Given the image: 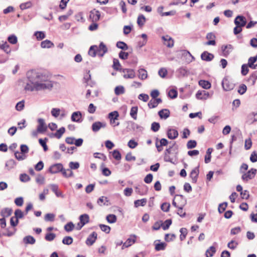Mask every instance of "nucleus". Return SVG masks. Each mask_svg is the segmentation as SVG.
Segmentation results:
<instances>
[{
	"mask_svg": "<svg viewBox=\"0 0 257 257\" xmlns=\"http://www.w3.org/2000/svg\"><path fill=\"white\" fill-rule=\"evenodd\" d=\"M233 49V47L230 44L226 45H222L221 46V50L222 51L223 56L227 57Z\"/></svg>",
	"mask_w": 257,
	"mask_h": 257,
	"instance_id": "f8f14e48",
	"label": "nucleus"
},
{
	"mask_svg": "<svg viewBox=\"0 0 257 257\" xmlns=\"http://www.w3.org/2000/svg\"><path fill=\"white\" fill-rule=\"evenodd\" d=\"M237 245L238 243L233 240H231L227 244V247L231 249H235L237 247Z\"/></svg>",
	"mask_w": 257,
	"mask_h": 257,
	"instance_id": "6e6d98bb",
	"label": "nucleus"
},
{
	"mask_svg": "<svg viewBox=\"0 0 257 257\" xmlns=\"http://www.w3.org/2000/svg\"><path fill=\"white\" fill-rule=\"evenodd\" d=\"M16 165L15 161L13 159H10L6 162L5 167L7 168L8 170H10L15 167Z\"/></svg>",
	"mask_w": 257,
	"mask_h": 257,
	"instance_id": "72a5a7b5",
	"label": "nucleus"
},
{
	"mask_svg": "<svg viewBox=\"0 0 257 257\" xmlns=\"http://www.w3.org/2000/svg\"><path fill=\"white\" fill-rule=\"evenodd\" d=\"M126 128L129 131L134 132H142L144 130L143 127L133 121H129L127 122Z\"/></svg>",
	"mask_w": 257,
	"mask_h": 257,
	"instance_id": "20e7f679",
	"label": "nucleus"
},
{
	"mask_svg": "<svg viewBox=\"0 0 257 257\" xmlns=\"http://www.w3.org/2000/svg\"><path fill=\"white\" fill-rule=\"evenodd\" d=\"M108 198L104 196H101L97 200V203L100 206H102V205L108 206Z\"/></svg>",
	"mask_w": 257,
	"mask_h": 257,
	"instance_id": "7c9ffc66",
	"label": "nucleus"
},
{
	"mask_svg": "<svg viewBox=\"0 0 257 257\" xmlns=\"http://www.w3.org/2000/svg\"><path fill=\"white\" fill-rule=\"evenodd\" d=\"M257 121V112H251L249 113L246 117V122L247 124H251L254 122Z\"/></svg>",
	"mask_w": 257,
	"mask_h": 257,
	"instance_id": "a211bd4d",
	"label": "nucleus"
},
{
	"mask_svg": "<svg viewBox=\"0 0 257 257\" xmlns=\"http://www.w3.org/2000/svg\"><path fill=\"white\" fill-rule=\"evenodd\" d=\"M147 202V200L146 198H143L140 200H135L134 202V205L136 207H138L140 206H144Z\"/></svg>",
	"mask_w": 257,
	"mask_h": 257,
	"instance_id": "a19ab883",
	"label": "nucleus"
},
{
	"mask_svg": "<svg viewBox=\"0 0 257 257\" xmlns=\"http://www.w3.org/2000/svg\"><path fill=\"white\" fill-rule=\"evenodd\" d=\"M123 77L124 78H134L136 76V74L133 69H125L123 70Z\"/></svg>",
	"mask_w": 257,
	"mask_h": 257,
	"instance_id": "6ab92c4d",
	"label": "nucleus"
},
{
	"mask_svg": "<svg viewBox=\"0 0 257 257\" xmlns=\"http://www.w3.org/2000/svg\"><path fill=\"white\" fill-rule=\"evenodd\" d=\"M97 46L96 45H93L91 46L89 50L88 51V54L93 57H94L96 56V54H97Z\"/></svg>",
	"mask_w": 257,
	"mask_h": 257,
	"instance_id": "473e14b6",
	"label": "nucleus"
},
{
	"mask_svg": "<svg viewBox=\"0 0 257 257\" xmlns=\"http://www.w3.org/2000/svg\"><path fill=\"white\" fill-rule=\"evenodd\" d=\"M146 21V18L143 15L140 14L139 15L137 19V24L139 26V27H143Z\"/></svg>",
	"mask_w": 257,
	"mask_h": 257,
	"instance_id": "f704fd0d",
	"label": "nucleus"
},
{
	"mask_svg": "<svg viewBox=\"0 0 257 257\" xmlns=\"http://www.w3.org/2000/svg\"><path fill=\"white\" fill-rule=\"evenodd\" d=\"M25 101L22 100L18 102L16 105V109L18 111H21L24 109Z\"/></svg>",
	"mask_w": 257,
	"mask_h": 257,
	"instance_id": "bf43d9fd",
	"label": "nucleus"
},
{
	"mask_svg": "<svg viewBox=\"0 0 257 257\" xmlns=\"http://www.w3.org/2000/svg\"><path fill=\"white\" fill-rule=\"evenodd\" d=\"M63 166L61 163H57L51 165L49 168V172L51 174H56L63 170Z\"/></svg>",
	"mask_w": 257,
	"mask_h": 257,
	"instance_id": "0eeeda50",
	"label": "nucleus"
},
{
	"mask_svg": "<svg viewBox=\"0 0 257 257\" xmlns=\"http://www.w3.org/2000/svg\"><path fill=\"white\" fill-rule=\"evenodd\" d=\"M234 23L236 27L233 29V33L235 35H237L242 31L241 27L245 25L246 23V19L243 16H238L234 20Z\"/></svg>",
	"mask_w": 257,
	"mask_h": 257,
	"instance_id": "f03ea898",
	"label": "nucleus"
},
{
	"mask_svg": "<svg viewBox=\"0 0 257 257\" xmlns=\"http://www.w3.org/2000/svg\"><path fill=\"white\" fill-rule=\"evenodd\" d=\"M71 119L73 122H81L82 121L81 112L79 111L73 112L71 116Z\"/></svg>",
	"mask_w": 257,
	"mask_h": 257,
	"instance_id": "2eb2a0df",
	"label": "nucleus"
},
{
	"mask_svg": "<svg viewBox=\"0 0 257 257\" xmlns=\"http://www.w3.org/2000/svg\"><path fill=\"white\" fill-rule=\"evenodd\" d=\"M138 73V77L141 80H145L148 77L147 71L144 69H139Z\"/></svg>",
	"mask_w": 257,
	"mask_h": 257,
	"instance_id": "bb28decb",
	"label": "nucleus"
},
{
	"mask_svg": "<svg viewBox=\"0 0 257 257\" xmlns=\"http://www.w3.org/2000/svg\"><path fill=\"white\" fill-rule=\"evenodd\" d=\"M12 209L9 208H5L1 210V215L3 218L8 217L11 215Z\"/></svg>",
	"mask_w": 257,
	"mask_h": 257,
	"instance_id": "cd10ccee",
	"label": "nucleus"
},
{
	"mask_svg": "<svg viewBox=\"0 0 257 257\" xmlns=\"http://www.w3.org/2000/svg\"><path fill=\"white\" fill-rule=\"evenodd\" d=\"M166 244L164 242L157 243L155 245V249L157 251L163 250L165 249Z\"/></svg>",
	"mask_w": 257,
	"mask_h": 257,
	"instance_id": "e2e57ef3",
	"label": "nucleus"
},
{
	"mask_svg": "<svg viewBox=\"0 0 257 257\" xmlns=\"http://www.w3.org/2000/svg\"><path fill=\"white\" fill-rule=\"evenodd\" d=\"M214 58L213 54L209 53L207 51L203 52L201 55V58L202 60L210 62L212 61Z\"/></svg>",
	"mask_w": 257,
	"mask_h": 257,
	"instance_id": "f3484780",
	"label": "nucleus"
},
{
	"mask_svg": "<svg viewBox=\"0 0 257 257\" xmlns=\"http://www.w3.org/2000/svg\"><path fill=\"white\" fill-rule=\"evenodd\" d=\"M39 125L37 126V132L39 133H43L47 130V126L45 124L44 119L43 118H39L38 119Z\"/></svg>",
	"mask_w": 257,
	"mask_h": 257,
	"instance_id": "ddd939ff",
	"label": "nucleus"
},
{
	"mask_svg": "<svg viewBox=\"0 0 257 257\" xmlns=\"http://www.w3.org/2000/svg\"><path fill=\"white\" fill-rule=\"evenodd\" d=\"M100 17V12L94 9L93 10H92L90 12L89 14V19L92 22H96L98 21Z\"/></svg>",
	"mask_w": 257,
	"mask_h": 257,
	"instance_id": "1a4fd4ad",
	"label": "nucleus"
},
{
	"mask_svg": "<svg viewBox=\"0 0 257 257\" xmlns=\"http://www.w3.org/2000/svg\"><path fill=\"white\" fill-rule=\"evenodd\" d=\"M27 78L28 81L24 87L26 91L50 90L53 86L52 82L49 80L48 76L36 70L28 71Z\"/></svg>",
	"mask_w": 257,
	"mask_h": 257,
	"instance_id": "f257e3e1",
	"label": "nucleus"
},
{
	"mask_svg": "<svg viewBox=\"0 0 257 257\" xmlns=\"http://www.w3.org/2000/svg\"><path fill=\"white\" fill-rule=\"evenodd\" d=\"M121 65L117 59H114L113 61V68L116 70H119L120 69Z\"/></svg>",
	"mask_w": 257,
	"mask_h": 257,
	"instance_id": "13d9d810",
	"label": "nucleus"
},
{
	"mask_svg": "<svg viewBox=\"0 0 257 257\" xmlns=\"http://www.w3.org/2000/svg\"><path fill=\"white\" fill-rule=\"evenodd\" d=\"M65 127H61L58 130H57L55 133L53 134L52 135L57 138V139H60L62 137L63 134L65 133Z\"/></svg>",
	"mask_w": 257,
	"mask_h": 257,
	"instance_id": "58836bf2",
	"label": "nucleus"
},
{
	"mask_svg": "<svg viewBox=\"0 0 257 257\" xmlns=\"http://www.w3.org/2000/svg\"><path fill=\"white\" fill-rule=\"evenodd\" d=\"M124 92V87L122 85L117 86L114 89V93L116 95L123 94Z\"/></svg>",
	"mask_w": 257,
	"mask_h": 257,
	"instance_id": "e433bc0d",
	"label": "nucleus"
},
{
	"mask_svg": "<svg viewBox=\"0 0 257 257\" xmlns=\"http://www.w3.org/2000/svg\"><path fill=\"white\" fill-rule=\"evenodd\" d=\"M162 39L164 41V44L169 48H171L174 46V40L169 35L163 36Z\"/></svg>",
	"mask_w": 257,
	"mask_h": 257,
	"instance_id": "4468645a",
	"label": "nucleus"
},
{
	"mask_svg": "<svg viewBox=\"0 0 257 257\" xmlns=\"http://www.w3.org/2000/svg\"><path fill=\"white\" fill-rule=\"evenodd\" d=\"M227 202H223L222 203L220 204L219 205V206L218 208V212L220 213H223L225 211L226 208L227 207Z\"/></svg>",
	"mask_w": 257,
	"mask_h": 257,
	"instance_id": "680f3d73",
	"label": "nucleus"
},
{
	"mask_svg": "<svg viewBox=\"0 0 257 257\" xmlns=\"http://www.w3.org/2000/svg\"><path fill=\"white\" fill-rule=\"evenodd\" d=\"M34 35L36 37L38 40H41L46 37L44 32L42 31H37L35 33Z\"/></svg>",
	"mask_w": 257,
	"mask_h": 257,
	"instance_id": "09e8293b",
	"label": "nucleus"
},
{
	"mask_svg": "<svg viewBox=\"0 0 257 257\" xmlns=\"http://www.w3.org/2000/svg\"><path fill=\"white\" fill-rule=\"evenodd\" d=\"M51 189L55 194L57 197H64L61 192L58 190V186L56 184L50 185Z\"/></svg>",
	"mask_w": 257,
	"mask_h": 257,
	"instance_id": "a878e982",
	"label": "nucleus"
},
{
	"mask_svg": "<svg viewBox=\"0 0 257 257\" xmlns=\"http://www.w3.org/2000/svg\"><path fill=\"white\" fill-rule=\"evenodd\" d=\"M216 252L215 247L211 246L208 248L206 252V254L209 255L210 256H212Z\"/></svg>",
	"mask_w": 257,
	"mask_h": 257,
	"instance_id": "338daca9",
	"label": "nucleus"
},
{
	"mask_svg": "<svg viewBox=\"0 0 257 257\" xmlns=\"http://www.w3.org/2000/svg\"><path fill=\"white\" fill-rule=\"evenodd\" d=\"M106 220L109 223H114L117 220V218L114 214H108L106 217Z\"/></svg>",
	"mask_w": 257,
	"mask_h": 257,
	"instance_id": "37998d69",
	"label": "nucleus"
},
{
	"mask_svg": "<svg viewBox=\"0 0 257 257\" xmlns=\"http://www.w3.org/2000/svg\"><path fill=\"white\" fill-rule=\"evenodd\" d=\"M56 237V234L54 233H47L45 235V239L48 241H51Z\"/></svg>",
	"mask_w": 257,
	"mask_h": 257,
	"instance_id": "603ef678",
	"label": "nucleus"
},
{
	"mask_svg": "<svg viewBox=\"0 0 257 257\" xmlns=\"http://www.w3.org/2000/svg\"><path fill=\"white\" fill-rule=\"evenodd\" d=\"M257 79V71H254L249 76L248 81L251 83L252 85H253Z\"/></svg>",
	"mask_w": 257,
	"mask_h": 257,
	"instance_id": "ea45409f",
	"label": "nucleus"
},
{
	"mask_svg": "<svg viewBox=\"0 0 257 257\" xmlns=\"http://www.w3.org/2000/svg\"><path fill=\"white\" fill-rule=\"evenodd\" d=\"M106 126V123L105 122H102L100 121H96L92 124V130L93 132H98L101 128H104Z\"/></svg>",
	"mask_w": 257,
	"mask_h": 257,
	"instance_id": "dca6fc26",
	"label": "nucleus"
},
{
	"mask_svg": "<svg viewBox=\"0 0 257 257\" xmlns=\"http://www.w3.org/2000/svg\"><path fill=\"white\" fill-rule=\"evenodd\" d=\"M79 220L81 221L80 228H82L85 224L88 223L89 221V215L87 214L81 215L79 216Z\"/></svg>",
	"mask_w": 257,
	"mask_h": 257,
	"instance_id": "5701e85b",
	"label": "nucleus"
},
{
	"mask_svg": "<svg viewBox=\"0 0 257 257\" xmlns=\"http://www.w3.org/2000/svg\"><path fill=\"white\" fill-rule=\"evenodd\" d=\"M61 173L63 176L66 178L72 177L74 176L72 171L69 169L66 170L63 168Z\"/></svg>",
	"mask_w": 257,
	"mask_h": 257,
	"instance_id": "c9c22d12",
	"label": "nucleus"
},
{
	"mask_svg": "<svg viewBox=\"0 0 257 257\" xmlns=\"http://www.w3.org/2000/svg\"><path fill=\"white\" fill-rule=\"evenodd\" d=\"M167 136L170 139H175L178 136V133L176 130L169 128L167 131Z\"/></svg>",
	"mask_w": 257,
	"mask_h": 257,
	"instance_id": "4be33fe9",
	"label": "nucleus"
},
{
	"mask_svg": "<svg viewBox=\"0 0 257 257\" xmlns=\"http://www.w3.org/2000/svg\"><path fill=\"white\" fill-rule=\"evenodd\" d=\"M41 46L43 48H50L54 46V44L50 40H46L41 42Z\"/></svg>",
	"mask_w": 257,
	"mask_h": 257,
	"instance_id": "2f4dec72",
	"label": "nucleus"
},
{
	"mask_svg": "<svg viewBox=\"0 0 257 257\" xmlns=\"http://www.w3.org/2000/svg\"><path fill=\"white\" fill-rule=\"evenodd\" d=\"M55 216V215L53 213H47L45 215L44 219L46 221H53Z\"/></svg>",
	"mask_w": 257,
	"mask_h": 257,
	"instance_id": "864d4df0",
	"label": "nucleus"
},
{
	"mask_svg": "<svg viewBox=\"0 0 257 257\" xmlns=\"http://www.w3.org/2000/svg\"><path fill=\"white\" fill-rule=\"evenodd\" d=\"M97 55L100 57H102L104 56V55L107 53L108 50L106 45L103 43L101 42L99 45L97 46Z\"/></svg>",
	"mask_w": 257,
	"mask_h": 257,
	"instance_id": "9d476101",
	"label": "nucleus"
},
{
	"mask_svg": "<svg viewBox=\"0 0 257 257\" xmlns=\"http://www.w3.org/2000/svg\"><path fill=\"white\" fill-rule=\"evenodd\" d=\"M148 187L146 185H143L142 186H136L135 187L136 192L141 195H144L146 194L148 192Z\"/></svg>",
	"mask_w": 257,
	"mask_h": 257,
	"instance_id": "aec40b11",
	"label": "nucleus"
},
{
	"mask_svg": "<svg viewBox=\"0 0 257 257\" xmlns=\"http://www.w3.org/2000/svg\"><path fill=\"white\" fill-rule=\"evenodd\" d=\"M178 55L185 63H189L193 59L191 54L187 50H182L178 52Z\"/></svg>",
	"mask_w": 257,
	"mask_h": 257,
	"instance_id": "7ed1b4c3",
	"label": "nucleus"
},
{
	"mask_svg": "<svg viewBox=\"0 0 257 257\" xmlns=\"http://www.w3.org/2000/svg\"><path fill=\"white\" fill-rule=\"evenodd\" d=\"M74 228V225L72 222H69L64 226L65 230L67 232L71 231Z\"/></svg>",
	"mask_w": 257,
	"mask_h": 257,
	"instance_id": "5fc2aeb1",
	"label": "nucleus"
},
{
	"mask_svg": "<svg viewBox=\"0 0 257 257\" xmlns=\"http://www.w3.org/2000/svg\"><path fill=\"white\" fill-rule=\"evenodd\" d=\"M135 238V235H133V236L128 238L126 241L123 243L122 249H124V247H128L134 243L136 241Z\"/></svg>",
	"mask_w": 257,
	"mask_h": 257,
	"instance_id": "393cba45",
	"label": "nucleus"
},
{
	"mask_svg": "<svg viewBox=\"0 0 257 257\" xmlns=\"http://www.w3.org/2000/svg\"><path fill=\"white\" fill-rule=\"evenodd\" d=\"M222 86L225 91H230L233 89L234 84L227 78L225 77L222 81Z\"/></svg>",
	"mask_w": 257,
	"mask_h": 257,
	"instance_id": "423d86ee",
	"label": "nucleus"
},
{
	"mask_svg": "<svg viewBox=\"0 0 257 257\" xmlns=\"http://www.w3.org/2000/svg\"><path fill=\"white\" fill-rule=\"evenodd\" d=\"M199 85L204 89H209L211 87L210 83L206 80H201L199 81Z\"/></svg>",
	"mask_w": 257,
	"mask_h": 257,
	"instance_id": "4c0bfd02",
	"label": "nucleus"
},
{
	"mask_svg": "<svg viewBox=\"0 0 257 257\" xmlns=\"http://www.w3.org/2000/svg\"><path fill=\"white\" fill-rule=\"evenodd\" d=\"M113 157L116 160H120L121 158V154L119 152L115 150L112 152Z\"/></svg>",
	"mask_w": 257,
	"mask_h": 257,
	"instance_id": "774afa93",
	"label": "nucleus"
},
{
	"mask_svg": "<svg viewBox=\"0 0 257 257\" xmlns=\"http://www.w3.org/2000/svg\"><path fill=\"white\" fill-rule=\"evenodd\" d=\"M0 48L4 50L7 54H9L11 52L10 46L7 42H3V43L0 44Z\"/></svg>",
	"mask_w": 257,
	"mask_h": 257,
	"instance_id": "c85d7f7f",
	"label": "nucleus"
},
{
	"mask_svg": "<svg viewBox=\"0 0 257 257\" xmlns=\"http://www.w3.org/2000/svg\"><path fill=\"white\" fill-rule=\"evenodd\" d=\"M116 47L123 50H126L128 49V46L126 43L122 41H118L117 42Z\"/></svg>",
	"mask_w": 257,
	"mask_h": 257,
	"instance_id": "de8ad7c7",
	"label": "nucleus"
},
{
	"mask_svg": "<svg viewBox=\"0 0 257 257\" xmlns=\"http://www.w3.org/2000/svg\"><path fill=\"white\" fill-rule=\"evenodd\" d=\"M256 173V169L252 168L247 172L244 173L241 177L242 180L245 182H248L249 180L253 179Z\"/></svg>",
	"mask_w": 257,
	"mask_h": 257,
	"instance_id": "39448f33",
	"label": "nucleus"
},
{
	"mask_svg": "<svg viewBox=\"0 0 257 257\" xmlns=\"http://www.w3.org/2000/svg\"><path fill=\"white\" fill-rule=\"evenodd\" d=\"M257 61V55L254 57H250L248 60V63L247 65L248 66L252 69H257V64H254V63Z\"/></svg>",
	"mask_w": 257,
	"mask_h": 257,
	"instance_id": "412c9836",
	"label": "nucleus"
},
{
	"mask_svg": "<svg viewBox=\"0 0 257 257\" xmlns=\"http://www.w3.org/2000/svg\"><path fill=\"white\" fill-rule=\"evenodd\" d=\"M79 163L77 162H70L69 164V169L71 170L77 169L79 167Z\"/></svg>",
	"mask_w": 257,
	"mask_h": 257,
	"instance_id": "0e129e2a",
	"label": "nucleus"
},
{
	"mask_svg": "<svg viewBox=\"0 0 257 257\" xmlns=\"http://www.w3.org/2000/svg\"><path fill=\"white\" fill-rule=\"evenodd\" d=\"M23 241L25 244H33L35 243L36 240L32 236L28 235L23 238Z\"/></svg>",
	"mask_w": 257,
	"mask_h": 257,
	"instance_id": "c756f323",
	"label": "nucleus"
},
{
	"mask_svg": "<svg viewBox=\"0 0 257 257\" xmlns=\"http://www.w3.org/2000/svg\"><path fill=\"white\" fill-rule=\"evenodd\" d=\"M160 127V125L158 122H154L151 124V130L154 132H158L159 130Z\"/></svg>",
	"mask_w": 257,
	"mask_h": 257,
	"instance_id": "69168bd1",
	"label": "nucleus"
},
{
	"mask_svg": "<svg viewBox=\"0 0 257 257\" xmlns=\"http://www.w3.org/2000/svg\"><path fill=\"white\" fill-rule=\"evenodd\" d=\"M178 92L174 89H171L168 92V96L171 98L174 99L177 97Z\"/></svg>",
	"mask_w": 257,
	"mask_h": 257,
	"instance_id": "4d7b16f0",
	"label": "nucleus"
},
{
	"mask_svg": "<svg viewBox=\"0 0 257 257\" xmlns=\"http://www.w3.org/2000/svg\"><path fill=\"white\" fill-rule=\"evenodd\" d=\"M73 238L69 236H65L62 239V243L66 245H70L73 243Z\"/></svg>",
	"mask_w": 257,
	"mask_h": 257,
	"instance_id": "a18cd8bd",
	"label": "nucleus"
},
{
	"mask_svg": "<svg viewBox=\"0 0 257 257\" xmlns=\"http://www.w3.org/2000/svg\"><path fill=\"white\" fill-rule=\"evenodd\" d=\"M196 97L198 99L204 100L210 97V95L205 90H199L196 94Z\"/></svg>",
	"mask_w": 257,
	"mask_h": 257,
	"instance_id": "6e6552de",
	"label": "nucleus"
},
{
	"mask_svg": "<svg viewBox=\"0 0 257 257\" xmlns=\"http://www.w3.org/2000/svg\"><path fill=\"white\" fill-rule=\"evenodd\" d=\"M138 110V108L137 106H133L131 109L130 115L134 119H137Z\"/></svg>",
	"mask_w": 257,
	"mask_h": 257,
	"instance_id": "c03bdc74",
	"label": "nucleus"
},
{
	"mask_svg": "<svg viewBox=\"0 0 257 257\" xmlns=\"http://www.w3.org/2000/svg\"><path fill=\"white\" fill-rule=\"evenodd\" d=\"M212 149L208 148L206 152V154L205 157V163H208L210 162L211 160V154L212 152Z\"/></svg>",
	"mask_w": 257,
	"mask_h": 257,
	"instance_id": "49530a36",
	"label": "nucleus"
},
{
	"mask_svg": "<svg viewBox=\"0 0 257 257\" xmlns=\"http://www.w3.org/2000/svg\"><path fill=\"white\" fill-rule=\"evenodd\" d=\"M15 219H17L19 220V219L23 217L24 213L20 209H18L15 211Z\"/></svg>",
	"mask_w": 257,
	"mask_h": 257,
	"instance_id": "052dcab7",
	"label": "nucleus"
},
{
	"mask_svg": "<svg viewBox=\"0 0 257 257\" xmlns=\"http://www.w3.org/2000/svg\"><path fill=\"white\" fill-rule=\"evenodd\" d=\"M97 234L96 232L93 231L87 238L85 243L88 246L92 245L97 239Z\"/></svg>",
	"mask_w": 257,
	"mask_h": 257,
	"instance_id": "9b49d317",
	"label": "nucleus"
},
{
	"mask_svg": "<svg viewBox=\"0 0 257 257\" xmlns=\"http://www.w3.org/2000/svg\"><path fill=\"white\" fill-rule=\"evenodd\" d=\"M116 113L115 114V116L114 117V118L111 119L110 121V124L113 125V126H118L119 124V122L116 121L119 117V114L118 112Z\"/></svg>",
	"mask_w": 257,
	"mask_h": 257,
	"instance_id": "8fccbe9b",
	"label": "nucleus"
},
{
	"mask_svg": "<svg viewBox=\"0 0 257 257\" xmlns=\"http://www.w3.org/2000/svg\"><path fill=\"white\" fill-rule=\"evenodd\" d=\"M180 232L181 233L180 235V239L181 241H182L185 238L187 234V229L186 228H181L180 229Z\"/></svg>",
	"mask_w": 257,
	"mask_h": 257,
	"instance_id": "3c124183",
	"label": "nucleus"
},
{
	"mask_svg": "<svg viewBox=\"0 0 257 257\" xmlns=\"http://www.w3.org/2000/svg\"><path fill=\"white\" fill-rule=\"evenodd\" d=\"M171 219H167L164 222H162L161 221L162 227L164 230L168 229L169 228L170 226L171 225Z\"/></svg>",
	"mask_w": 257,
	"mask_h": 257,
	"instance_id": "79ce46f5",
	"label": "nucleus"
},
{
	"mask_svg": "<svg viewBox=\"0 0 257 257\" xmlns=\"http://www.w3.org/2000/svg\"><path fill=\"white\" fill-rule=\"evenodd\" d=\"M158 114L161 118L167 119L170 114V112L168 109H163L158 112Z\"/></svg>",
	"mask_w": 257,
	"mask_h": 257,
	"instance_id": "b1692460",
	"label": "nucleus"
}]
</instances>
